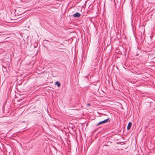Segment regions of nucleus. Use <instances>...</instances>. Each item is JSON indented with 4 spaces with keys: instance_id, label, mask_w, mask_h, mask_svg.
I'll use <instances>...</instances> for the list:
<instances>
[{
    "instance_id": "20e7f679",
    "label": "nucleus",
    "mask_w": 155,
    "mask_h": 155,
    "mask_svg": "<svg viewBox=\"0 0 155 155\" xmlns=\"http://www.w3.org/2000/svg\"><path fill=\"white\" fill-rule=\"evenodd\" d=\"M55 83L58 87H59L60 86L61 84L59 82L57 81L55 82Z\"/></svg>"
},
{
    "instance_id": "f03ea898",
    "label": "nucleus",
    "mask_w": 155,
    "mask_h": 155,
    "mask_svg": "<svg viewBox=\"0 0 155 155\" xmlns=\"http://www.w3.org/2000/svg\"><path fill=\"white\" fill-rule=\"evenodd\" d=\"M81 16V14L79 12H76L74 15V17L78 18Z\"/></svg>"
},
{
    "instance_id": "39448f33",
    "label": "nucleus",
    "mask_w": 155,
    "mask_h": 155,
    "mask_svg": "<svg viewBox=\"0 0 155 155\" xmlns=\"http://www.w3.org/2000/svg\"><path fill=\"white\" fill-rule=\"evenodd\" d=\"M87 106H90V105H91V104H87Z\"/></svg>"
},
{
    "instance_id": "f257e3e1",
    "label": "nucleus",
    "mask_w": 155,
    "mask_h": 155,
    "mask_svg": "<svg viewBox=\"0 0 155 155\" xmlns=\"http://www.w3.org/2000/svg\"><path fill=\"white\" fill-rule=\"evenodd\" d=\"M109 118H107L106 119H105L102 121H101V122H99L97 124V125H99L102 124L106 123L108 122V121H109Z\"/></svg>"
},
{
    "instance_id": "7ed1b4c3",
    "label": "nucleus",
    "mask_w": 155,
    "mask_h": 155,
    "mask_svg": "<svg viewBox=\"0 0 155 155\" xmlns=\"http://www.w3.org/2000/svg\"><path fill=\"white\" fill-rule=\"evenodd\" d=\"M131 125L132 123L131 122H130L128 123L127 127V129L128 130H129V129H130Z\"/></svg>"
}]
</instances>
